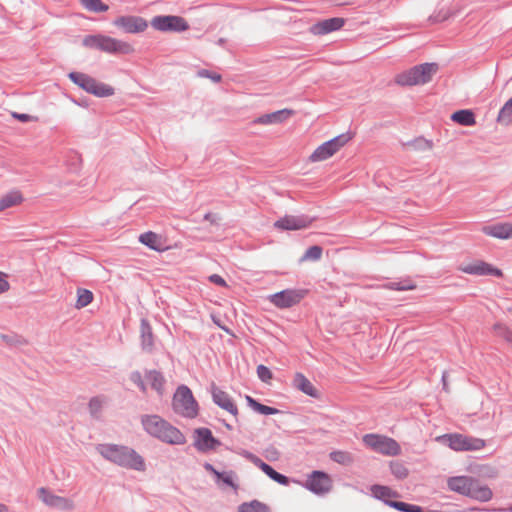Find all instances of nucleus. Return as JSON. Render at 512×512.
Here are the masks:
<instances>
[{"mask_svg":"<svg viewBox=\"0 0 512 512\" xmlns=\"http://www.w3.org/2000/svg\"><path fill=\"white\" fill-rule=\"evenodd\" d=\"M96 451L104 459L117 466L135 471L145 470L143 457L128 446L103 443L96 446Z\"/></svg>","mask_w":512,"mask_h":512,"instance_id":"nucleus-1","label":"nucleus"},{"mask_svg":"<svg viewBox=\"0 0 512 512\" xmlns=\"http://www.w3.org/2000/svg\"><path fill=\"white\" fill-rule=\"evenodd\" d=\"M144 430L154 438L170 445L186 443L184 434L158 415H144L141 418Z\"/></svg>","mask_w":512,"mask_h":512,"instance_id":"nucleus-2","label":"nucleus"},{"mask_svg":"<svg viewBox=\"0 0 512 512\" xmlns=\"http://www.w3.org/2000/svg\"><path fill=\"white\" fill-rule=\"evenodd\" d=\"M448 488L477 501L487 502L492 496V490L478 479L470 476H456L448 479Z\"/></svg>","mask_w":512,"mask_h":512,"instance_id":"nucleus-3","label":"nucleus"},{"mask_svg":"<svg viewBox=\"0 0 512 512\" xmlns=\"http://www.w3.org/2000/svg\"><path fill=\"white\" fill-rule=\"evenodd\" d=\"M82 45L107 54L126 55L134 52V48L130 43L103 34L86 35L82 40Z\"/></svg>","mask_w":512,"mask_h":512,"instance_id":"nucleus-4","label":"nucleus"},{"mask_svg":"<svg viewBox=\"0 0 512 512\" xmlns=\"http://www.w3.org/2000/svg\"><path fill=\"white\" fill-rule=\"evenodd\" d=\"M437 70L436 63H423L397 74L395 82L401 86L426 84L431 81Z\"/></svg>","mask_w":512,"mask_h":512,"instance_id":"nucleus-5","label":"nucleus"},{"mask_svg":"<svg viewBox=\"0 0 512 512\" xmlns=\"http://www.w3.org/2000/svg\"><path fill=\"white\" fill-rule=\"evenodd\" d=\"M68 78L79 88L96 97H109L115 93L112 86L99 82L82 72H70Z\"/></svg>","mask_w":512,"mask_h":512,"instance_id":"nucleus-6","label":"nucleus"},{"mask_svg":"<svg viewBox=\"0 0 512 512\" xmlns=\"http://www.w3.org/2000/svg\"><path fill=\"white\" fill-rule=\"evenodd\" d=\"M172 405L174 411L183 417L195 418L198 415V404L191 390L185 385L177 388Z\"/></svg>","mask_w":512,"mask_h":512,"instance_id":"nucleus-7","label":"nucleus"},{"mask_svg":"<svg viewBox=\"0 0 512 512\" xmlns=\"http://www.w3.org/2000/svg\"><path fill=\"white\" fill-rule=\"evenodd\" d=\"M352 139L349 132L340 134L320 146H318L314 152L309 156L310 162H321L332 157L338 152L345 144Z\"/></svg>","mask_w":512,"mask_h":512,"instance_id":"nucleus-8","label":"nucleus"},{"mask_svg":"<svg viewBox=\"0 0 512 512\" xmlns=\"http://www.w3.org/2000/svg\"><path fill=\"white\" fill-rule=\"evenodd\" d=\"M363 442L369 448L384 455L396 456L401 451L399 444L394 439L386 436L366 434L363 437Z\"/></svg>","mask_w":512,"mask_h":512,"instance_id":"nucleus-9","label":"nucleus"},{"mask_svg":"<svg viewBox=\"0 0 512 512\" xmlns=\"http://www.w3.org/2000/svg\"><path fill=\"white\" fill-rule=\"evenodd\" d=\"M443 438L448 446L455 451H474L480 450L485 446L484 440L462 434H449L443 436Z\"/></svg>","mask_w":512,"mask_h":512,"instance_id":"nucleus-10","label":"nucleus"},{"mask_svg":"<svg viewBox=\"0 0 512 512\" xmlns=\"http://www.w3.org/2000/svg\"><path fill=\"white\" fill-rule=\"evenodd\" d=\"M151 26L161 32H182L189 28L184 18L175 15L155 16L151 20Z\"/></svg>","mask_w":512,"mask_h":512,"instance_id":"nucleus-11","label":"nucleus"},{"mask_svg":"<svg viewBox=\"0 0 512 512\" xmlns=\"http://www.w3.org/2000/svg\"><path fill=\"white\" fill-rule=\"evenodd\" d=\"M305 294L302 289H285L269 296V300L277 308L286 309L298 304Z\"/></svg>","mask_w":512,"mask_h":512,"instance_id":"nucleus-12","label":"nucleus"},{"mask_svg":"<svg viewBox=\"0 0 512 512\" xmlns=\"http://www.w3.org/2000/svg\"><path fill=\"white\" fill-rule=\"evenodd\" d=\"M38 496L45 505L53 509L72 511L75 507L71 499L55 495L44 487L38 489Z\"/></svg>","mask_w":512,"mask_h":512,"instance_id":"nucleus-13","label":"nucleus"},{"mask_svg":"<svg viewBox=\"0 0 512 512\" xmlns=\"http://www.w3.org/2000/svg\"><path fill=\"white\" fill-rule=\"evenodd\" d=\"M113 25L129 34L143 32L148 27V23L144 18L134 15L117 17L113 21Z\"/></svg>","mask_w":512,"mask_h":512,"instance_id":"nucleus-14","label":"nucleus"},{"mask_svg":"<svg viewBox=\"0 0 512 512\" xmlns=\"http://www.w3.org/2000/svg\"><path fill=\"white\" fill-rule=\"evenodd\" d=\"M305 487L317 495H323L330 491L331 480L322 471H313L305 482Z\"/></svg>","mask_w":512,"mask_h":512,"instance_id":"nucleus-15","label":"nucleus"},{"mask_svg":"<svg viewBox=\"0 0 512 512\" xmlns=\"http://www.w3.org/2000/svg\"><path fill=\"white\" fill-rule=\"evenodd\" d=\"M307 215H285L275 222V227L282 230H300L307 228L313 222Z\"/></svg>","mask_w":512,"mask_h":512,"instance_id":"nucleus-16","label":"nucleus"},{"mask_svg":"<svg viewBox=\"0 0 512 512\" xmlns=\"http://www.w3.org/2000/svg\"><path fill=\"white\" fill-rule=\"evenodd\" d=\"M194 434V446L198 451L206 452L220 445V441L213 437L211 430L208 428H197Z\"/></svg>","mask_w":512,"mask_h":512,"instance_id":"nucleus-17","label":"nucleus"},{"mask_svg":"<svg viewBox=\"0 0 512 512\" xmlns=\"http://www.w3.org/2000/svg\"><path fill=\"white\" fill-rule=\"evenodd\" d=\"M211 394L213 402L220 408L226 410L233 416H237L238 409L228 393L219 389L215 384L211 386Z\"/></svg>","mask_w":512,"mask_h":512,"instance_id":"nucleus-18","label":"nucleus"},{"mask_svg":"<svg viewBox=\"0 0 512 512\" xmlns=\"http://www.w3.org/2000/svg\"><path fill=\"white\" fill-rule=\"evenodd\" d=\"M345 24V20L340 17L329 18L314 24L311 31L316 35H325L333 31L341 29Z\"/></svg>","mask_w":512,"mask_h":512,"instance_id":"nucleus-19","label":"nucleus"},{"mask_svg":"<svg viewBox=\"0 0 512 512\" xmlns=\"http://www.w3.org/2000/svg\"><path fill=\"white\" fill-rule=\"evenodd\" d=\"M481 231L485 235L497 239H510L512 238V223L504 222L483 226Z\"/></svg>","mask_w":512,"mask_h":512,"instance_id":"nucleus-20","label":"nucleus"},{"mask_svg":"<svg viewBox=\"0 0 512 512\" xmlns=\"http://www.w3.org/2000/svg\"><path fill=\"white\" fill-rule=\"evenodd\" d=\"M464 273L471 275H496L500 276L502 273L499 269L491 267L483 261H476L474 263L461 267Z\"/></svg>","mask_w":512,"mask_h":512,"instance_id":"nucleus-21","label":"nucleus"},{"mask_svg":"<svg viewBox=\"0 0 512 512\" xmlns=\"http://www.w3.org/2000/svg\"><path fill=\"white\" fill-rule=\"evenodd\" d=\"M293 114V111L290 109H282L269 114H264L257 117L253 123L254 124H262V125H270L282 123L286 119H288Z\"/></svg>","mask_w":512,"mask_h":512,"instance_id":"nucleus-22","label":"nucleus"},{"mask_svg":"<svg viewBox=\"0 0 512 512\" xmlns=\"http://www.w3.org/2000/svg\"><path fill=\"white\" fill-rule=\"evenodd\" d=\"M141 348L144 352L151 353L154 349V336L152 328L146 319L140 323Z\"/></svg>","mask_w":512,"mask_h":512,"instance_id":"nucleus-23","label":"nucleus"},{"mask_svg":"<svg viewBox=\"0 0 512 512\" xmlns=\"http://www.w3.org/2000/svg\"><path fill=\"white\" fill-rule=\"evenodd\" d=\"M370 491L374 498L384 502L387 506L388 503L393 502L392 500H389V498H396L399 496L396 491H393L388 486L378 484L372 485Z\"/></svg>","mask_w":512,"mask_h":512,"instance_id":"nucleus-24","label":"nucleus"},{"mask_svg":"<svg viewBox=\"0 0 512 512\" xmlns=\"http://www.w3.org/2000/svg\"><path fill=\"white\" fill-rule=\"evenodd\" d=\"M293 384L298 390H300L304 394L311 397H318L317 390L315 389L311 381L302 373L295 374Z\"/></svg>","mask_w":512,"mask_h":512,"instance_id":"nucleus-25","label":"nucleus"},{"mask_svg":"<svg viewBox=\"0 0 512 512\" xmlns=\"http://www.w3.org/2000/svg\"><path fill=\"white\" fill-rule=\"evenodd\" d=\"M139 241L155 251L164 250L162 237L152 231L145 232L139 236Z\"/></svg>","mask_w":512,"mask_h":512,"instance_id":"nucleus-26","label":"nucleus"},{"mask_svg":"<svg viewBox=\"0 0 512 512\" xmlns=\"http://www.w3.org/2000/svg\"><path fill=\"white\" fill-rule=\"evenodd\" d=\"M146 380L150 383L152 389H154L160 396L164 393L165 378L163 374L157 370H149L145 373Z\"/></svg>","mask_w":512,"mask_h":512,"instance_id":"nucleus-27","label":"nucleus"},{"mask_svg":"<svg viewBox=\"0 0 512 512\" xmlns=\"http://www.w3.org/2000/svg\"><path fill=\"white\" fill-rule=\"evenodd\" d=\"M23 197L17 190H13L0 198V212L22 203Z\"/></svg>","mask_w":512,"mask_h":512,"instance_id":"nucleus-28","label":"nucleus"},{"mask_svg":"<svg viewBox=\"0 0 512 512\" xmlns=\"http://www.w3.org/2000/svg\"><path fill=\"white\" fill-rule=\"evenodd\" d=\"M451 119L463 126H473L476 123L474 113L471 110H459L452 114Z\"/></svg>","mask_w":512,"mask_h":512,"instance_id":"nucleus-29","label":"nucleus"},{"mask_svg":"<svg viewBox=\"0 0 512 512\" xmlns=\"http://www.w3.org/2000/svg\"><path fill=\"white\" fill-rule=\"evenodd\" d=\"M497 122L504 126L512 124V97L508 99L499 110Z\"/></svg>","mask_w":512,"mask_h":512,"instance_id":"nucleus-30","label":"nucleus"},{"mask_svg":"<svg viewBox=\"0 0 512 512\" xmlns=\"http://www.w3.org/2000/svg\"><path fill=\"white\" fill-rule=\"evenodd\" d=\"M246 401L254 411L262 414V415H275L278 414L280 411L274 407H270L264 404L259 403L251 396H246Z\"/></svg>","mask_w":512,"mask_h":512,"instance_id":"nucleus-31","label":"nucleus"},{"mask_svg":"<svg viewBox=\"0 0 512 512\" xmlns=\"http://www.w3.org/2000/svg\"><path fill=\"white\" fill-rule=\"evenodd\" d=\"M238 512H270V509L265 503L252 500L242 503L238 508Z\"/></svg>","mask_w":512,"mask_h":512,"instance_id":"nucleus-32","label":"nucleus"},{"mask_svg":"<svg viewBox=\"0 0 512 512\" xmlns=\"http://www.w3.org/2000/svg\"><path fill=\"white\" fill-rule=\"evenodd\" d=\"M93 301V293L88 289L77 290V301L75 307L78 309L88 306Z\"/></svg>","mask_w":512,"mask_h":512,"instance_id":"nucleus-33","label":"nucleus"},{"mask_svg":"<svg viewBox=\"0 0 512 512\" xmlns=\"http://www.w3.org/2000/svg\"><path fill=\"white\" fill-rule=\"evenodd\" d=\"M81 5L91 12H106L109 6L104 4L101 0H79Z\"/></svg>","mask_w":512,"mask_h":512,"instance_id":"nucleus-34","label":"nucleus"},{"mask_svg":"<svg viewBox=\"0 0 512 512\" xmlns=\"http://www.w3.org/2000/svg\"><path fill=\"white\" fill-rule=\"evenodd\" d=\"M329 456L332 461L341 465H350L354 460L351 453L341 450L332 451Z\"/></svg>","mask_w":512,"mask_h":512,"instance_id":"nucleus-35","label":"nucleus"},{"mask_svg":"<svg viewBox=\"0 0 512 512\" xmlns=\"http://www.w3.org/2000/svg\"><path fill=\"white\" fill-rule=\"evenodd\" d=\"M104 400L101 397H93L90 399L88 409L90 415L94 419H100Z\"/></svg>","mask_w":512,"mask_h":512,"instance_id":"nucleus-36","label":"nucleus"},{"mask_svg":"<svg viewBox=\"0 0 512 512\" xmlns=\"http://www.w3.org/2000/svg\"><path fill=\"white\" fill-rule=\"evenodd\" d=\"M322 252V247L318 245L311 246L305 251L303 256L300 258V261H317L321 258Z\"/></svg>","mask_w":512,"mask_h":512,"instance_id":"nucleus-37","label":"nucleus"},{"mask_svg":"<svg viewBox=\"0 0 512 512\" xmlns=\"http://www.w3.org/2000/svg\"><path fill=\"white\" fill-rule=\"evenodd\" d=\"M385 286L391 290L397 291L413 290L416 288V285L410 279L389 282Z\"/></svg>","mask_w":512,"mask_h":512,"instance_id":"nucleus-38","label":"nucleus"},{"mask_svg":"<svg viewBox=\"0 0 512 512\" xmlns=\"http://www.w3.org/2000/svg\"><path fill=\"white\" fill-rule=\"evenodd\" d=\"M388 506L401 512H422V507L405 502H390Z\"/></svg>","mask_w":512,"mask_h":512,"instance_id":"nucleus-39","label":"nucleus"},{"mask_svg":"<svg viewBox=\"0 0 512 512\" xmlns=\"http://www.w3.org/2000/svg\"><path fill=\"white\" fill-rule=\"evenodd\" d=\"M390 470L391 473L398 479H403L408 475L407 468L402 463L399 462H391Z\"/></svg>","mask_w":512,"mask_h":512,"instance_id":"nucleus-40","label":"nucleus"},{"mask_svg":"<svg viewBox=\"0 0 512 512\" xmlns=\"http://www.w3.org/2000/svg\"><path fill=\"white\" fill-rule=\"evenodd\" d=\"M411 145L417 151H428L431 150L433 147L432 141L427 140L425 138H417L411 143Z\"/></svg>","mask_w":512,"mask_h":512,"instance_id":"nucleus-41","label":"nucleus"},{"mask_svg":"<svg viewBox=\"0 0 512 512\" xmlns=\"http://www.w3.org/2000/svg\"><path fill=\"white\" fill-rule=\"evenodd\" d=\"M266 475L272 479L273 481L281 484V485H288L289 484V478L283 474L278 473L276 470L272 468V466L267 471Z\"/></svg>","mask_w":512,"mask_h":512,"instance_id":"nucleus-42","label":"nucleus"},{"mask_svg":"<svg viewBox=\"0 0 512 512\" xmlns=\"http://www.w3.org/2000/svg\"><path fill=\"white\" fill-rule=\"evenodd\" d=\"M495 332L512 344V331L505 325L497 323L494 325Z\"/></svg>","mask_w":512,"mask_h":512,"instance_id":"nucleus-43","label":"nucleus"},{"mask_svg":"<svg viewBox=\"0 0 512 512\" xmlns=\"http://www.w3.org/2000/svg\"><path fill=\"white\" fill-rule=\"evenodd\" d=\"M257 375L259 379L265 383L269 382L273 377L270 369L262 364L257 366Z\"/></svg>","mask_w":512,"mask_h":512,"instance_id":"nucleus-44","label":"nucleus"},{"mask_svg":"<svg viewBox=\"0 0 512 512\" xmlns=\"http://www.w3.org/2000/svg\"><path fill=\"white\" fill-rule=\"evenodd\" d=\"M130 380L134 384H136L142 392H146L147 387H146V384L143 381L142 375H141V373L139 371H133L130 374Z\"/></svg>","mask_w":512,"mask_h":512,"instance_id":"nucleus-45","label":"nucleus"},{"mask_svg":"<svg viewBox=\"0 0 512 512\" xmlns=\"http://www.w3.org/2000/svg\"><path fill=\"white\" fill-rule=\"evenodd\" d=\"M197 75L198 77H201V78H209L211 79L214 83H218L221 81V75L218 74V73H213L207 69H201L197 72Z\"/></svg>","mask_w":512,"mask_h":512,"instance_id":"nucleus-46","label":"nucleus"},{"mask_svg":"<svg viewBox=\"0 0 512 512\" xmlns=\"http://www.w3.org/2000/svg\"><path fill=\"white\" fill-rule=\"evenodd\" d=\"M234 472H222V476L220 479L229 487H232L233 489H237V484L234 482Z\"/></svg>","mask_w":512,"mask_h":512,"instance_id":"nucleus-47","label":"nucleus"},{"mask_svg":"<svg viewBox=\"0 0 512 512\" xmlns=\"http://www.w3.org/2000/svg\"><path fill=\"white\" fill-rule=\"evenodd\" d=\"M12 117L21 121V122H30V121H37L38 118L36 116L25 114V113H18V112H12Z\"/></svg>","mask_w":512,"mask_h":512,"instance_id":"nucleus-48","label":"nucleus"},{"mask_svg":"<svg viewBox=\"0 0 512 512\" xmlns=\"http://www.w3.org/2000/svg\"><path fill=\"white\" fill-rule=\"evenodd\" d=\"M242 455L247 458L248 460H250L255 466H259L260 463L262 462V460L256 456L255 454L251 453V452H248V451H244L242 453Z\"/></svg>","mask_w":512,"mask_h":512,"instance_id":"nucleus-49","label":"nucleus"},{"mask_svg":"<svg viewBox=\"0 0 512 512\" xmlns=\"http://www.w3.org/2000/svg\"><path fill=\"white\" fill-rule=\"evenodd\" d=\"M209 280L214 283V284H217L219 286H226V281L218 274H212L210 277H209Z\"/></svg>","mask_w":512,"mask_h":512,"instance_id":"nucleus-50","label":"nucleus"},{"mask_svg":"<svg viewBox=\"0 0 512 512\" xmlns=\"http://www.w3.org/2000/svg\"><path fill=\"white\" fill-rule=\"evenodd\" d=\"M204 468L206 471H208V472L212 473L214 476H216L217 479H220V477L222 476V472H219L218 470H216L214 468V466L210 463H205Z\"/></svg>","mask_w":512,"mask_h":512,"instance_id":"nucleus-51","label":"nucleus"},{"mask_svg":"<svg viewBox=\"0 0 512 512\" xmlns=\"http://www.w3.org/2000/svg\"><path fill=\"white\" fill-rule=\"evenodd\" d=\"M9 289V283L4 275L0 272V293L6 292Z\"/></svg>","mask_w":512,"mask_h":512,"instance_id":"nucleus-52","label":"nucleus"},{"mask_svg":"<svg viewBox=\"0 0 512 512\" xmlns=\"http://www.w3.org/2000/svg\"><path fill=\"white\" fill-rule=\"evenodd\" d=\"M204 219L209 221L212 224H217L218 220H219V217L216 214H213V213H206L204 215Z\"/></svg>","mask_w":512,"mask_h":512,"instance_id":"nucleus-53","label":"nucleus"},{"mask_svg":"<svg viewBox=\"0 0 512 512\" xmlns=\"http://www.w3.org/2000/svg\"><path fill=\"white\" fill-rule=\"evenodd\" d=\"M271 466L267 463H265L264 461H262L260 463V465L258 466V468H260L265 474L267 473V471L269 470Z\"/></svg>","mask_w":512,"mask_h":512,"instance_id":"nucleus-54","label":"nucleus"},{"mask_svg":"<svg viewBox=\"0 0 512 512\" xmlns=\"http://www.w3.org/2000/svg\"><path fill=\"white\" fill-rule=\"evenodd\" d=\"M7 511H8L7 506L4 504H0V512H7Z\"/></svg>","mask_w":512,"mask_h":512,"instance_id":"nucleus-55","label":"nucleus"},{"mask_svg":"<svg viewBox=\"0 0 512 512\" xmlns=\"http://www.w3.org/2000/svg\"><path fill=\"white\" fill-rule=\"evenodd\" d=\"M442 381H443L444 388H446V372H444L442 375Z\"/></svg>","mask_w":512,"mask_h":512,"instance_id":"nucleus-56","label":"nucleus"},{"mask_svg":"<svg viewBox=\"0 0 512 512\" xmlns=\"http://www.w3.org/2000/svg\"><path fill=\"white\" fill-rule=\"evenodd\" d=\"M217 43H218V45L222 46L225 43V39L220 38Z\"/></svg>","mask_w":512,"mask_h":512,"instance_id":"nucleus-57","label":"nucleus"},{"mask_svg":"<svg viewBox=\"0 0 512 512\" xmlns=\"http://www.w3.org/2000/svg\"><path fill=\"white\" fill-rule=\"evenodd\" d=\"M509 512H512V507H511V508H509Z\"/></svg>","mask_w":512,"mask_h":512,"instance_id":"nucleus-58","label":"nucleus"}]
</instances>
